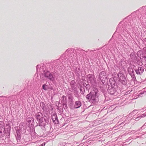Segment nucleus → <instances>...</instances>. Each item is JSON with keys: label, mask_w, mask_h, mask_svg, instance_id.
<instances>
[{"label": "nucleus", "mask_w": 146, "mask_h": 146, "mask_svg": "<svg viewBox=\"0 0 146 146\" xmlns=\"http://www.w3.org/2000/svg\"><path fill=\"white\" fill-rule=\"evenodd\" d=\"M144 70V69L143 68L139 67L138 68V72L137 73L138 74H141L143 72Z\"/></svg>", "instance_id": "2"}, {"label": "nucleus", "mask_w": 146, "mask_h": 146, "mask_svg": "<svg viewBox=\"0 0 146 146\" xmlns=\"http://www.w3.org/2000/svg\"><path fill=\"white\" fill-rule=\"evenodd\" d=\"M41 114V113H37L36 115V119L37 120H40L41 117L40 114Z\"/></svg>", "instance_id": "3"}, {"label": "nucleus", "mask_w": 146, "mask_h": 146, "mask_svg": "<svg viewBox=\"0 0 146 146\" xmlns=\"http://www.w3.org/2000/svg\"><path fill=\"white\" fill-rule=\"evenodd\" d=\"M50 73L49 72H47L45 74L44 76L48 78L50 75Z\"/></svg>", "instance_id": "8"}, {"label": "nucleus", "mask_w": 146, "mask_h": 146, "mask_svg": "<svg viewBox=\"0 0 146 146\" xmlns=\"http://www.w3.org/2000/svg\"><path fill=\"white\" fill-rule=\"evenodd\" d=\"M45 145V143H43L41 144V146H44Z\"/></svg>", "instance_id": "10"}, {"label": "nucleus", "mask_w": 146, "mask_h": 146, "mask_svg": "<svg viewBox=\"0 0 146 146\" xmlns=\"http://www.w3.org/2000/svg\"><path fill=\"white\" fill-rule=\"evenodd\" d=\"M91 93H90V94H88L86 96V98L88 100H91Z\"/></svg>", "instance_id": "7"}, {"label": "nucleus", "mask_w": 146, "mask_h": 146, "mask_svg": "<svg viewBox=\"0 0 146 146\" xmlns=\"http://www.w3.org/2000/svg\"><path fill=\"white\" fill-rule=\"evenodd\" d=\"M48 78L51 80H53L54 78L52 75L50 73Z\"/></svg>", "instance_id": "6"}, {"label": "nucleus", "mask_w": 146, "mask_h": 146, "mask_svg": "<svg viewBox=\"0 0 146 146\" xmlns=\"http://www.w3.org/2000/svg\"><path fill=\"white\" fill-rule=\"evenodd\" d=\"M52 119L53 121H54L57 119L56 116L55 115H53L52 117Z\"/></svg>", "instance_id": "5"}, {"label": "nucleus", "mask_w": 146, "mask_h": 146, "mask_svg": "<svg viewBox=\"0 0 146 146\" xmlns=\"http://www.w3.org/2000/svg\"><path fill=\"white\" fill-rule=\"evenodd\" d=\"M47 86L46 85H45V84H44L42 86V89L45 90H47V88L46 87V86Z\"/></svg>", "instance_id": "9"}, {"label": "nucleus", "mask_w": 146, "mask_h": 146, "mask_svg": "<svg viewBox=\"0 0 146 146\" xmlns=\"http://www.w3.org/2000/svg\"><path fill=\"white\" fill-rule=\"evenodd\" d=\"M81 103L80 101H76L75 102L74 107L75 108H77L80 107L81 106Z\"/></svg>", "instance_id": "1"}, {"label": "nucleus", "mask_w": 146, "mask_h": 146, "mask_svg": "<svg viewBox=\"0 0 146 146\" xmlns=\"http://www.w3.org/2000/svg\"><path fill=\"white\" fill-rule=\"evenodd\" d=\"M96 93L95 94L92 95L91 94V100H96Z\"/></svg>", "instance_id": "4"}]
</instances>
